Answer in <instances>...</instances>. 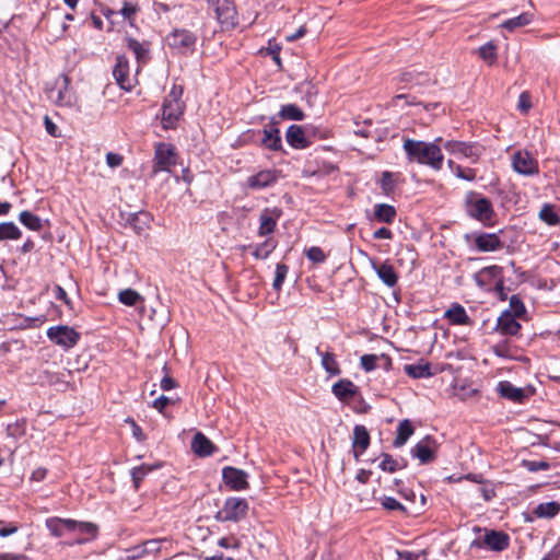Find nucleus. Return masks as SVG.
<instances>
[{
  "mask_svg": "<svg viewBox=\"0 0 560 560\" xmlns=\"http://www.w3.org/2000/svg\"><path fill=\"white\" fill-rule=\"evenodd\" d=\"M289 267L284 264H277L275 279L272 282V288L279 292L282 289V284L288 276Z\"/></svg>",
  "mask_w": 560,
  "mask_h": 560,
  "instance_id": "nucleus-46",
  "label": "nucleus"
},
{
  "mask_svg": "<svg viewBox=\"0 0 560 560\" xmlns=\"http://www.w3.org/2000/svg\"><path fill=\"white\" fill-rule=\"evenodd\" d=\"M316 353L322 359V366L323 369L330 375L336 376L341 373V370L339 368V363L336 360V355L331 352H323L320 351L319 347H316L315 349Z\"/></svg>",
  "mask_w": 560,
  "mask_h": 560,
  "instance_id": "nucleus-31",
  "label": "nucleus"
},
{
  "mask_svg": "<svg viewBox=\"0 0 560 560\" xmlns=\"http://www.w3.org/2000/svg\"><path fill=\"white\" fill-rule=\"evenodd\" d=\"M168 45L182 54L192 52L196 46L197 36L185 28L174 30L167 36Z\"/></svg>",
  "mask_w": 560,
  "mask_h": 560,
  "instance_id": "nucleus-13",
  "label": "nucleus"
},
{
  "mask_svg": "<svg viewBox=\"0 0 560 560\" xmlns=\"http://www.w3.org/2000/svg\"><path fill=\"white\" fill-rule=\"evenodd\" d=\"M20 222L27 229L32 231H40L43 229L42 219L32 213L31 211L24 210L19 215Z\"/></svg>",
  "mask_w": 560,
  "mask_h": 560,
  "instance_id": "nucleus-42",
  "label": "nucleus"
},
{
  "mask_svg": "<svg viewBox=\"0 0 560 560\" xmlns=\"http://www.w3.org/2000/svg\"><path fill=\"white\" fill-rule=\"evenodd\" d=\"M118 300L127 306H135L138 303L143 302V298L133 289L121 290L118 293Z\"/></svg>",
  "mask_w": 560,
  "mask_h": 560,
  "instance_id": "nucleus-44",
  "label": "nucleus"
},
{
  "mask_svg": "<svg viewBox=\"0 0 560 560\" xmlns=\"http://www.w3.org/2000/svg\"><path fill=\"white\" fill-rule=\"evenodd\" d=\"M126 42L128 49L135 54L138 63L147 62L149 48L132 37H127Z\"/></svg>",
  "mask_w": 560,
  "mask_h": 560,
  "instance_id": "nucleus-39",
  "label": "nucleus"
},
{
  "mask_svg": "<svg viewBox=\"0 0 560 560\" xmlns=\"http://www.w3.org/2000/svg\"><path fill=\"white\" fill-rule=\"evenodd\" d=\"M475 282L479 288H486L494 282L495 290L502 291L503 282V268L497 265L483 267L474 276Z\"/></svg>",
  "mask_w": 560,
  "mask_h": 560,
  "instance_id": "nucleus-10",
  "label": "nucleus"
},
{
  "mask_svg": "<svg viewBox=\"0 0 560 560\" xmlns=\"http://www.w3.org/2000/svg\"><path fill=\"white\" fill-rule=\"evenodd\" d=\"M380 467L383 469V470H386V471H389V472H393L395 471L398 467H399V464L396 459H394L390 455L388 454H384L383 455V459L382 462L380 463Z\"/></svg>",
  "mask_w": 560,
  "mask_h": 560,
  "instance_id": "nucleus-53",
  "label": "nucleus"
},
{
  "mask_svg": "<svg viewBox=\"0 0 560 560\" xmlns=\"http://www.w3.org/2000/svg\"><path fill=\"white\" fill-rule=\"evenodd\" d=\"M479 57L488 65H493L497 60V47L492 42L482 45L479 48Z\"/></svg>",
  "mask_w": 560,
  "mask_h": 560,
  "instance_id": "nucleus-45",
  "label": "nucleus"
},
{
  "mask_svg": "<svg viewBox=\"0 0 560 560\" xmlns=\"http://www.w3.org/2000/svg\"><path fill=\"white\" fill-rule=\"evenodd\" d=\"M191 448L197 455L206 457L213 453L214 445L205 434L198 432L192 438Z\"/></svg>",
  "mask_w": 560,
  "mask_h": 560,
  "instance_id": "nucleus-29",
  "label": "nucleus"
},
{
  "mask_svg": "<svg viewBox=\"0 0 560 560\" xmlns=\"http://www.w3.org/2000/svg\"><path fill=\"white\" fill-rule=\"evenodd\" d=\"M436 447L435 440L431 436H425L412 447L411 454L419 459L420 464H428L435 458Z\"/></svg>",
  "mask_w": 560,
  "mask_h": 560,
  "instance_id": "nucleus-17",
  "label": "nucleus"
},
{
  "mask_svg": "<svg viewBox=\"0 0 560 560\" xmlns=\"http://www.w3.org/2000/svg\"><path fill=\"white\" fill-rule=\"evenodd\" d=\"M305 129H312L313 132L308 133V140H312L314 138L325 139L326 138V131L320 130L319 128L313 126V125H306Z\"/></svg>",
  "mask_w": 560,
  "mask_h": 560,
  "instance_id": "nucleus-61",
  "label": "nucleus"
},
{
  "mask_svg": "<svg viewBox=\"0 0 560 560\" xmlns=\"http://www.w3.org/2000/svg\"><path fill=\"white\" fill-rule=\"evenodd\" d=\"M113 75L116 83L125 91H131L137 83L136 75L130 73L129 61L124 55L116 57Z\"/></svg>",
  "mask_w": 560,
  "mask_h": 560,
  "instance_id": "nucleus-11",
  "label": "nucleus"
},
{
  "mask_svg": "<svg viewBox=\"0 0 560 560\" xmlns=\"http://www.w3.org/2000/svg\"><path fill=\"white\" fill-rule=\"evenodd\" d=\"M406 374L412 378H424L432 375L431 365L428 362H419L417 364H406L404 366Z\"/></svg>",
  "mask_w": 560,
  "mask_h": 560,
  "instance_id": "nucleus-36",
  "label": "nucleus"
},
{
  "mask_svg": "<svg viewBox=\"0 0 560 560\" xmlns=\"http://www.w3.org/2000/svg\"><path fill=\"white\" fill-rule=\"evenodd\" d=\"M492 351L495 355L500 358H508L509 357V350L508 345L505 341L499 342L492 347Z\"/></svg>",
  "mask_w": 560,
  "mask_h": 560,
  "instance_id": "nucleus-58",
  "label": "nucleus"
},
{
  "mask_svg": "<svg viewBox=\"0 0 560 560\" xmlns=\"http://www.w3.org/2000/svg\"><path fill=\"white\" fill-rule=\"evenodd\" d=\"M475 246L481 253H489L501 249L503 243L495 233H480L475 237Z\"/></svg>",
  "mask_w": 560,
  "mask_h": 560,
  "instance_id": "nucleus-24",
  "label": "nucleus"
},
{
  "mask_svg": "<svg viewBox=\"0 0 560 560\" xmlns=\"http://www.w3.org/2000/svg\"><path fill=\"white\" fill-rule=\"evenodd\" d=\"M176 164L175 149L170 143H158L154 152L153 172L167 171Z\"/></svg>",
  "mask_w": 560,
  "mask_h": 560,
  "instance_id": "nucleus-15",
  "label": "nucleus"
},
{
  "mask_svg": "<svg viewBox=\"0 0 560 560\" xmlns=\"http://www.w3.org/2000/svg\"><path fill=\"white\" fill-rule=\"evenodd\" d=\"M172 402V399L168 398L167 396H160L159 398H156L154 401H153V407L159 410L160 412L163 411V409L170 405Z\"/></svg>",
  "mask_w": 560,
  "mask_h": 560,
  "instance_id": "nucleus-60",
  "label": "nucleus"
},
{
  "mask_svg": "<svg viewBox=\"0 0 560 560\" xmlns=\"http://www.w3.org/2000/svg\"><path fill=\"white\" fill-rule=\"evenodd\" d=\"M404 499L411 510L408 513L419 514L427 504V497L423 492H404Z\"/></svg>",
  "mask_w": 560,
  "mask_h": 560,
  "instance_id": "nucleus-33",
  "label": "nucleus"
},
{
  "mask_svg": "<svg viewBox=\"0 0 560 560\" xmlns=\"http://www.w3.org/2000/svg\"><path fill=\"white\" fill-rule=\"evenodd\" d=\"M158 541L156 540H148L144 542L143 547H137L133 549V553H132V558H139L142 556L143 552H147L149 551V547L150 548H156L158 546Z\"/></svg>",
  "mask_w": 560,
  "mask_h": 560,
  "instance_id": "nucleus-56",
  "label": "nucleus"
},
{
  "mask_svg": "<svg viewBox=\"0 0 560 560\" xmlns=\"http://www.w3.org/2000/svg\"><path fill=\"white\" fill-rule=\"evenodd\" d=\"M370 445V434L364 425L358 424L353 429L352 447L355 457L362 455Z\"/></svg>",
  "mask_w": 560,
  "mask_h": 560,
  "instance_id": "nucleus-26",
  "label": "nucleus"
},
{
  "mask_svg": "<svg viewBox=\"0 0 560 560\" xmlns=\"http://www.w3.org/2000/svg\"><path fill=\"white\" fill-rule=\"evenodd\" d=\"M444 149L457 159L468 160L475 164L485 152L483 145L478 142H464L450 140L444 143Z\"/></svg>",
  "mask_w": 560,
  "mask_h": 560,
  "instance_id": "nucleus-5",
  "label": "nucleus"
},
{
  "mask_svg": "<svg viewBox=\"0 0 560 560\" xmlns=\"http://www.w3.org/2000/svg\"><path fill=\"white\" fill-rule=\"evenodd\" d=\"M455 176L463 180L474 182L477 177V171L475 168L464 167L460 165L459 167H456Z\"/></svg>",
  "mask_w": 560,
  "mask_h": 560,
  "instance_id": "nucleus-51",
  "label": "nucleus"
},
{
  "mask_svg": "<svg viewBox=\"0 0 560 560\" xmlns=\"http://www.w3.org/2000/svg\"><path fill=\"white\" fill-rule=\"evenodd\" d=\"M559 559H560V549L553 548L541 560H559Z\"/></svg>",
  "mask_w": 560,
  "mask_h": 560,
  "instance_id": "nucleus-64",
  "label": "nucleus"
},
{
  "mask_svg": "<svg viewBox=\"0 0 560 560\" xmlns=\"http://www.w3.org/2000/svg\"><path fill=\"white\" fill-rule=\"evenodd\" d=\"M22 232L19 226L13 222L0 223V242L1 241H15L21 238Z\"/></svg>",
  "mask_w": 560,
  "mask_h": 560,
  "instance_id": "nucleus-41",
  "label": "nucleus"
},
{
  "mask_svg": "<svg viewBox=\"0 0 560 560\" xmlns=\"http://www.w3.org/2000/svg\"><path fill=\"white\" fill-rule=\"evenodd\" d=\"M377 360L378 357L376 354H364L360 359L361 366L366 372L373 371L376 368Z\"/></svg>",
  "mask_w": 560,
  "mask_h": 560,
  "instance_id": "nucleus-52",
  "label": "nucleus"
},
{
  "mask_svg": "<svg viewBox=\"0 0 560 560\" xmlns=\"http://www.w3.org/2000/svg\"><path fill=\"white\" fill-rule=\"evenodd\" d=\"M444 317L451 325H472L471 318L459 303H453L444 313Z\"/></svg>",
  "mask_w": 560,
  "mask_h": 560,
  "instance_id": "nucleus-25",
  "label": "nucleus"
},
{
  "mask_svg": "<svg viewBox=\"0 0 560 560\" xmlns=\"http://www.w3.org/2000/svg\"><path fill=\"white\" fill-rule=\"evenodd\" d=\"M140 8L138 2L133 0H124L122 7L118 12H115L113 10H109L105 15L106 18H110L112 15L118 13L120 14L125 20L132 21L137 13L139 12Z\"/></svg>",
  "mask_w": 560,
  "mask_h": 560,
  "instance_id": "nucleus-37",
  "label": "nucleus"
},
{
  "mask_svg": "<svg viewBox=\"0 0 560 560\" xmlns=\"http://www.w3.org/2000/svg\"><path fill=\"white\" fill-rule=\"evenodd\" d=\"M331 392L339 400L348 401L357 395L358 387L350 380L342 378L332 385Z\"/></svg>",
  "mask_w": 560,
  "mask_h": 560,
  "instance_id": "nucleus-28",
  "label": "nucleus"
},
{
  "mask_svg": "<svg viewBox=\"0 0 560 560\" xmlns=\"http://www.w3.org/2000/svg\"><path fill=\"white\" fill-rule=\"evenodd\" d=\"M277 118L272 117L270 124L262 130L261 144L271 151H279L282 149V140L280 130L277 128Z\"/></svg>",
  "mask_w": 560,
  "mask_h": 560,
  "instance_id": "nucleus-21",
  "label": "nucleus"
},
{
  "mask_svg": "<svg viewBox=\"0 0 560 560\" xmlns=\"http://www.w3.org/2000/svg\"><path fill=\"white\" fill-rule=\"evenodd\" d=\"M441 140V138H438L434 142H424L406 139L402 148L410 162H416L427 165L434 171H440L443 166L444 156L441 147L436 142Z\"/></svg>",
  "mask_w": 560,
  "mask_h": 560,
  "instance_id": "nucleus-1",
  "label": "nucleus"
},
{
  "mask_svg": "<svg viewBox=\"0 0 560 560\" xmlns=\"http://www.w3.org/2000/svg\"><path fill=\"white\" fill-rule=\"evenodd\" d=\"M47 337L63 350H69L79 342L81 335L70 326L58 325L47 329Z\"/></svg>",
  "mask_w": 560,
  "mask_h": 560,
  "instance_id": "nucleus-8",
  "label": "nucleus"
},
{
  "mask_svg": "<svg viewBox=\"0 0 560 560\" xmlns=\"http://www.w3.org/2000/svg\"><path fill=\"white\" fill-rule=\"evenodd\" d=\"M497 392L499 395L508 400L516 404H523L534 394L532 387H516L509 381H501L497 385Z\"/></svg>",
  "mask_w": 560,
  "mask_h": 560,
  "instance_id": "nucleus-14",
  "label": "nucleus"
},
{
  "mask_svg": "<svg viewBox=\"0 0 560 560\" xmlns=\"http://www.w3.org/2000/svg\"><path fill=\"white\" fill-rule=\"evenodd\" d=\"M312 129H305V126L291 125L285 132V140L290 147L296 150L308 148L313 140H308V133Z\"/></svg>",
  "mask_w": 560,
  "mask_h": 560,
  "instance_id": "nucleus-16",
  "label": "nucleus"
},
{
  "mask_svg": "<svg viewBox=\"0 0 560 560\" xmlns=\"http://www.w3.org/2000/svg\"><path fill=\"white\" fill-rule=\"evenodd\" d=\"M224 485L231 490H243L248 487L247 474L235 467H225L222 470Z\"/></svg>",
  "mask_w": 560,
  "mask_h": 560,
  "instance_id": "nucleus-20",
  "label": "nucleus"
},
{
  "mask_svg": "<svg viewBox=\"0 0 560 560\" xmlns=\"http://www.w3.org/2000/svg\"><path fill=\"white\" fill-rule=\"evenodd\" d=\"M278 117L283 120H303L305 117L304 112L295 104L282 105Z\"/></svg>",
  "mask_w": 560,
  "mask_h": 560,
  "instance_id": "nucleus-38",
  "label": "nucleus"
},
{
  "mask_svg": "<svg viewBox=\"0 0 560 560\" xmlns=\"http://www.w3.org/2000/svg\"><path fill=\"white\" fill-rule=\"evenodd\" d=\"M533 21V14L524 12L515 18L509 19L501 24V27L513 32L515 28L528 25Z\"/></svg>",
  "mask_w": 560,
  "mask_h": 560,
  "instance_id": "nucleus-40",
  "label": "nucleus"
},
{
  "mask_svg": "<svg viewBox=\"0 0 560 560\" xmlns=\"http://www.w3.org/2000/svg\"><path fill=\"white\" fill-rule=\"evenodd\" d=\"M382 187L385 191L392 190L394 187L392 174L389 172H384L382 176Z\"/></svg>",
  "mask_w": 560,
  "mask_h": 560,
  "instance_id": "nucleus-63",
  "label": "nucleus"
},
{
  "mask_svg": "<svg viewBox=\"0 0 560 560\" xmlns=\"http://www.w3.org/2000/svg\"><path fill=\"white\" fill-rule=\"evenodd\" d=\"M372 269L376 272L380 280L387 285L388 288H393L398 282V275L395 271L394 267L385 260L383 262H378L375 258H369Z\"/></svg>",
  "mask_w": 560,
  "mask_h": 560,
  "instance_id": "nucleus-19",
  "label": "nucleus"
},
{
  "mask_svg": "<svg viewBox=\"0 0 560 560\" xmlns=\"http://www.w3.org/2000/svg\"><path fill=\"white\" fill-rule=\"evenodd\" d=\"M207 2L214 11L215 19L222 28L231 30L237 25V12L232 0H207Z\"/></svg>",
  "mask_w": 560,
  "mask_h": 560,
  "instance_id": "nucleus-7",
  "label": "nucleus"
},
{
  "mask_svg": "<svg viewBox=\"0 0 560 560\" xmlns=\"http://www.w3.org/2000/svg\"><path fill=\"white\" fill-rule=\"evenodd\" d=\"M540 221L549 226H556L560 223V210L555 205L544 203L538 212Z\"/></svg>",
  "mask_w": 560,
  "mask_h": 560,
  "instance_id": "nucleus-30",
  "label": "nucleus"
},
{
  "mask_svg": "<svg viewBox=\"0 0 560 560\" xmlns=\"http://www.w3.org/2000/svg\"><path fill=\"white\" fill-rule=\"evenodd\" d=\"M521 324L511 312L504 311L497 320L494 330L502 336H516L521 330Z\"/></svg>",
  "mask_w": 560,
  "mask_h": 560,
  "instance_id": "nucleus-22",
  "label": "nucleus"
},
{
  "mask_svg": "<svg viewBox=\"0 0 560 560\" xmlns=\"http://www.w3.org/2000/svg\"><path fill=\"white\" fill-rule=\"evenodd\" d=\"M182 86L174 85L164 100L162 106V126L164 129H174L184 113V102L182 101Z\"/></svg>",
  "mask_w": 560,
  "mask_h": 560,
  "instance_id": "nucleus-2",
  "label": "nucleus"
},
{
  "mask_svg": "<svg viewBox=\"0 0 560 560\" xmlns=\"http://www.w3.org/2000/svg\"><path fill=\"white\" fill-rule=\"evenodd\" d=\"M381 504L383 505L384 509L388 511L400 510L402 512L408 513L411 510V506H408L406 503H400L399 501L392 497H384L381 501Z\"/></svg>",
  "mask_w": 560,
  "mask_h": 560,
  "instance_id": "nucleus-48",
  "label": "nucleus"
},
{
  "mask_svg": "<svg viewBox=\"0 0 560 560\" xmlns=\"http://www.w3.org/2000/svg\"><path fill=\"white\" fill-rule=\"evenodd\" d=\"M80 534L88 535L90 539H94L97 536L98 527L94 523L90 522H77L75 521V530Z\"/></svg>",
  "mask_w": 560,
  "mask_h": 560,
  "instance_id": "nucleus-47",
  "label": "nucleus"
},
{
  "mask_svg": "<svg viewBox=\"0 0 560 560\" xmlns=\"http://www.w3.org/2000/svg\"><path fill=\"white\" fill-rule=\"evenodd\" d=\"M248 511V503L243 498H228L222 509L218 511L217 518L223 522H238Z\"/></svg>",
  "mask_w": 560,
  "mask_h": 560,
  "instance_id": "nucleus-9",
  "label": "nucleus"
},
{
  "mask_svg": "<svg viewBox=\"0 0 560 560\" xmlns=\"http://www.w3.org/2000/svg\"><path fill=\"white\" fill-rule=\"evenodd\" d=\"M70 82L68 75L60 74L47 90L48 98L57 106L73 107L77 104L78 97Z\"/></svg>",
  "mask_w": 560,
  "mask_h": 560,
  "instance_id": "nucleus-4",
  "label": "nucleus"
},
{
  "mask_svg": "<svg viewBox=\"0 0 560 560\" xmlns=\"http://www.w3.org/2000/svg\"><path fill=\"white\" fill-rule=\"evenodd\" d=\"M306 257L315 264H322L326 260V255L324 250L318 246L310 247L306 250Z\"/></svg>",
  "mask_w": 560,
  "mask_h": 560,
  "instance_id": "nucleus-50",
  "label": "nucleus"
},
{
  "mask_svg": "<svg viewBox=\"0 0 560 560\" xmlns=\"http://www.w3.org/2000/svg\"><path fill=\"white\" fill-rule=\"evenodd\" d=\"M106 163L109 167H118L122 163V156L118 153L108 152Z\"/></svg>",
  "mask_w": 560,
  "mask_h": 560,
  "instance_id": "nucleus-57",
  "label": "nucleus"
},
{
  "mask_svg": "<svg viewBox=\"0 0 560 560\" xmlns=\"http://www.w3.org/2000/svg\"><path fill=\"white\" fill-rule=\"evenodd\" d=\"M532 107L530 95L527 92H523L518 97L517 108L522 113H527Z\"/></svg>",
  "mask_w": 560,
  "mask_h": 560,
  "instance_id": "nucleus-54",
  "label": "nucleus"
},
{
  "mask_svg": "<svg viewBox=\"0 0 560 560\" xmlns=\"http://www.w3.org/2000/svg\"><path fill=\"white\" fill-rule=\"evenodd\" d=\"M512 168L524 176H534L539 173L538 161L528 151H517L512 155Z\"/></svg>",
  "mask_w": 560,
  "mask_h": 560,
  "instance_id": "nucleus-12",
  "label": "nucleus"
},
{
  "mask_svg": "<svg viewBox=\"0 0 560 560\" xmlns=\"http://www.w3.org/2000/svg\"><path fill=\"white\" fill-rule=\"evenodd\" d=\"M465 203L467 214L470 218L483 223L485 225L492 223L495 212L488 198L476 191H469L466 195Z\"/></svg>",
  "mask_w": 560,
  "mask_h": 560,
  "instance_id": "nucleus-3",
  "label": "nucleus"
},
{
  "mask_svg": "<svg viewBox=\"0 0 560 560\" xmlns=\"http://www.w3.org/2000/svg\"><path fill=\"white\" fill-rule=\"evenodd\" d=\"M396 209L387 203H377L374 207V217L377 221L390 224L396 218Z\"/></svg>",
  "mask_w": 560,
  "mask_h": 560,
  "instance_id": "nucleus-34",
  "label": "nucleus"
},
{
  "mask_svg": "<svg viewBox=\"0 0 560 560\" xmlns=\"http://www.w3.org/2000/svg\"><path fill=\"white\" fill-rule=\"evenodd\" d=\"M510 546V537L504 532L483 529V536H479L470 542L471 549L487 548L493 551H503Z\"/></svg>",
  "mask_w": 560,
  "mask_h": 560,
  "instance_id": "nucleus-6",
  "label": "nucleus"
},
{
  "mask_svg": "<svg viewBox=\"0 0 560 560\" xmlns=\"http://www.w3.org/2000/svg\"><path fill=\"white\" fill-rule=\"evenodd\" d=\"M276 247L277 242L273 238H267L265 242L255 246L252 254L256 259H267Z\"/></svg>",
  "mask_w": 560,
  "mask_h": 560,
  "instance_id": "nucleus-43",
  "label": "nucleus"
},
{
  "mask_svg": "<svg viewBox=\"0 0 560 560\" xmlns=\"http://www.w3.org/2000/svg\"><path fill=\"white\" fill-rule=\"evenodd\" d=\"M46 527L52 536L61 537L65 530H75V521L70 518L50 517L46 520Z\"/></svg>",
  "mask_w": 560,
  "mask_h": 560,
  "instance_id": "nucleus-27",
  "label": "nucleus"
},
{
  "mask_svg": "<svg viewBox=\"0 0 560 560\" xmlns=\"http://www.w3.org/2000/svg\"><path fill=\"white\" fill-rule=\"evenodd\" d=\"M278 178L279 175L277 171L264 170L249 176L247 178V185L253 189H264L277 183Z\"/></svg>",
  "mask_w": 560,
  "mask_h": 560,
  "instance_id": "nucleus-23",
  "label": "nucleus"
},
{
  "mask_svg": "<svg viewBox=\"0 0 560 560\" xmlns=\"http://www.w3.org/2000/svg\"><path fill=\"white\" fill-rule=\"evenodd\" d=\"M413 432L415 429L408 419L400 421L397 428V435L393 443L394 446L400 447L405 445L408 439L413 434Z\"/></svg>",
  "mask_w": 560,
  "mask_h": 560,
  "instance_id": "nucleus-35",
  "label": "nucleus"
},
{
  "mask_svg": "<svg viewBox=\"0 0 560 560\" xmlns=\"http://www.w3.org/2000/svg\"><path fill=\"white\" fill-rule=\"evenodd\" d=\"M55 298L62 301L69 308H72L71 300L69 299L66 290L61 285L55 287Z\"/></svg>",
  "mask_w": 560,
  "mask_h": 560,
  "instance_id": "nucleus-55",
  "label": "nucleus"
},
{
  "mask_svg": "<svg viewBox=\"0 0 560 560\" xmlns=\"http://www.w3.org/2000/svg\"><path fill=\"white\" fill-rule=\"evenodd\" d=\"M515 317H523L526 314V307L518 295H512L510 298V310Z\"/></svg>",
  "mask_w": 560,
  "mask_h": 560,
  "instance_id": "nucleus-49",
  "label": "nucleus"
},
{
  "mask_svg": "<svg viewBox=\"0 0 560 560\" xmlns=\"http://www.w3.org/2000/svg\"><path fill=\"white\" fill-rule=\"evenodd\" d=\"M375 240H392L393 233L387 228H380L373 233Z\"/></svg>",
  "mask_w": 560,
  "mask_h": 560,
  "instance_id": "nucleus-59",
  "label": "nucleus"
},
{
  "mask_svg": "<svg viewBox=\"0 0 560 560\" xmlns=\"http://www.w3.org/2000/svg\"><path fill=\"white\" fill-rule=\"evenodd\" d=\"M281 215L282 211L279 208H265L259 214L258 235L267 236L273 233Z\"/></svg>",
  "mask_w": 560,
  "mask_h": 560,
  "instance_id": "nucleus-18",
  "label": "nucleus"
},
{
  "mask_svg": "<svg viewBox=\"0 0 560 560\" xmlns=\"http://www.w3.org/2000/svg\"><path fill=\"white\" fill-rule=\"evenodd\" d=\"M560 512V503L556 501L538 504L533 509L532 514L536 518H552Z\"/></svg>",
  "mask_w": 560,
  "mask_h": 560,
  "instance_id": "nucleus-32",
  "label": "nucleus"
},
{
  "mask_svg": "<svg viewBox=\"0 0 560 560\" xmlns=\"http://www.w3.org/2000/svg\"><path fill=\"white\" fill-rule=\"evenodd\" d=\"M177 386V383L175 382V380L173 377H171L170 375H165L162 380H161V388L163 390H171L173 388H175Z\"/></svg>",
  "mask_w": 560,
  "mask_h": 560,
  "instance_id": "nucleus-62",
  "label": "nucleus"
}]
</instances>
